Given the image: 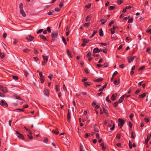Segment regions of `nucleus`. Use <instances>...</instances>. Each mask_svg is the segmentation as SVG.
Wrapping results in <instances>:
<instances>
[{
	"instance_id": "nucleus-63",
	"label": "nucleus",
	"mask_w": 151,
	"mask_h": 151,
	"mask_svg": "<svg viewBox=\"0 0 151 151\" xmlns=\"http://www.w3.org/2000/svg\"><path fill=\"white\" fill-rule=\"evenodd\" d=\"M48 78H50V80H52V78H53V76L52 75H50L48 76Z\"/></svg>"
},
{
	"instance_id": "nucleus-10",
	"label": "nucleus",
	"mask_w": 151,
	"mask_h": 151,
	"mask_svg": "<svg viewBox=\"0 0 151 151\" xmlns=\"http://www.w3.org/2000/svg\"><path fill=\"white\" fill-rule=\"evenodd\" d=\"M83 84L85 87H87V86H90L92 85V83L90 82H86L83 83Z\"/></svg>"
},
{
	"instance_id": "nucleus-55",
	"label": "nucleus",
	"mask_w": 151,
	"mask_h": 151,
	"mask_svg": "<svg viewBox=\"0 0 151 151\" xmlns=\"http://www.w3.org/2000/svg\"><path fill=\"white\" fill-rule=\"evenodd\" d=\"M104 66L105 67H106L108 66L109 64L108 63H105L104 64Z\"/></svg>"
},
{
	"instance_id": "nucleus-49",
	"label": "nucleus",
	"mask_w": 151,
	"mask_h": 151,
	"mask_svg": "<svg viewBox=\"0 0 151 151\" xmlns=\"http://www.w3.org/2000/svg\"><path fill=\"white\" fill-rule=\"evenodd\" d=\"M44 80L45 79L43 77L40 78V81L42 83H44Z\"/></svg>"
},
{
	"instance_id": "nucleus-9",
	"label": "nucleus",
	"mask_w": 151,
	"mask_h": 151,
	"mask_svg": "<svg viewBox=\"0 0 151 151\" xmlns=\"http://www.w3.org/2000/svg\"><path fill=\"white\" fill-rule=\"evenodd\" d=\"M44 93L45 95L48 96L49 95V91L48 90L45 88L44 89Z\"/></svg>"
},
{
	"instance_id": "nucleus-46",
	"label": "nucleus",
	"mask_w": 151,
	"mask_h": 151,
	"mask_svg": "<svg viewBox=\"0 0 151 151\" xmlns=\"http://www.w3.org/2000/svg\"><path fill=\"white\" fill-rule=\"evenodd\" d=\"M58 86L57 85H56L55 86V89L56 90V91H57V92H58L59 91L58 89Z\"/></svg>"
},
{
	"instance_id": "nucleus-8",
	"label": "nucleus",
	"mask_w": 151,
	"mask_h": 151,
	"mask_svg": "<svg viewBox=\"0 0 151 151\" xmlns=\"http://www.w3.org/2000/svg\"><path fill=\"white\" fill-rule=\"evenodd\" d=\"M68 114H67V120L69 122H70V118H71V115L70 113V110L69 109H68Z\"/></svg>"
},
{
	"instance_id": "nucleus-53",
	"label": "nucleus",
	"mask_w": 151,
	"mask_h": 151,
	"mask_svg": "<svg viewBox=\"0 0 151 151\" xmlns=\"http://www.w3.org/2000/svg\"><path fill=\"white\" fill-rule=\"evenodd\" d=\"M102 52L105 53H106L107 52V50L106 49H102Z\"/></svg>"
},
{
	"instance_id": "nucleus-6",
	"label": "nucleus",
	"mask_w": 151,
	"mask_h": 151,
	"mask_svg": "<svg viewBox=\"0 0 151 151\" xmlns=\"http://www.w3.org/2000/svg\"><path fill=\"white\" fill-rule=\"evenodd\" d=\"M83 41V43L81 45L82 47H84L86 45V43H88L89 41V40H87L86 38H83L82 39Z\"/></svg>"
},
{
	"instance_id": "nucleus-59",
	"label": "nucleus",
	"mask_w": 151,
	"mask_h": 151,
	"mask_svg": "<svg viewBox=\"0 0 151 151\" xmlns=\"http://www.w3.org/2000/svg\"><path fill=\"white\" fill-rule=\"evenodd\" d=\"M141 90V89H138V90H137V91H135V94H137V93H139L140 92Z\"/></svg>"
},
{
	"instance_id": "nucleus-42",
	"label": "nucleus",
	"mask_w": 151,
	"mask_h": 151,
	"mask_svg": "<svg viewBox=\"0 0 151 151\" xmlns=\"http://www.w3.org/2000/svg\"><path fill=\"white\" fill-rule=\"evenodd\" d=\"M129 146L130 149H131L132 148V143L129 140Z\"/></svg>"
},
{
	"instance_id": "nucleus-26",
	"label": "nucleus",
	"mask_w": 151,
	"mask_h": 151,
	"mask_svg": "<svg viewBox=\"0 0 151 151\" xmlns=\"http://www.w3.org/2000/svg\"><path fill=\"white\" fill-rule=\"evenodd\" d=\"M101 146L102 147V150H104L106 148V147L104 146V143H102L101 144Z\"/></svg>"
},
{
	"instance_id": "nucleus-57",
	"label": "nucleus",
	"mask_w": 151,
	"mask_h": 151,
	"mask_svg": "<svg viewBox=\"0 0 151 151\" xmlns=\"http://www.w3.org/2000/svg\"><path fill=\"white\" fill-rule=\"evenodd\" d=\"M6 35H7L6 33H4L3 34V38H4L5 39L6 38Z\"/></svg>"
},
{
	"instance_id": "nucleus-2",
	"label": "nucleus",
	"mask_w": 151,
	"mask_h": 151,
	"mask_svg": "<svg viewBox=\"0 0 151 151\" xmlns=\"http://www.w3.org/2000/svg\"><path fill=\"white\" fill-rule=\"evenodd\" d=\"M118 120L119 122L118 125L121 128H122L124 124V121L123 119L120 118Z\"/></svg>"
},
{
	"instance_id": "nucleus-33",
	"label": "nucleus",
	"mask_w": 151,
	"mask_h": 151,
	"mask_svg": "<svg viewBox=\"0 0 151 151\" xmlns=\"http://www.w3.org/2000/svg\"><path fill=\"white\" fill-rule=\"evenodd\" d=\"M133 18H129L128 22L130 23H132L133 22Z\"/></svg>"
},
{
	"instance_id": "nucleus-40",
	"label": "nucleus",
	"mask_w": 151,
	"mask_h": 151,
	"mask_svg": "<svg viewBox=\"0 0 151 151\" xmlns=\"http://www.w3.org/2000/svg\"><path fill=\"white\" fill-rule=\"evenodd\" d=\"M47 31L49 33L51 32V27H48L47 28Z\"/></svg>"
},
{
	"instance_id": "nucleus-30",
	"label": "nucleus",
	"mask_w": 151,
	"mask_h": 151,
	"mask_svg": "<svg viewBox=\"0 0 151 151\" xmlns=\"http://www.w3.org/2000/svg\"><path fill=\"white\" fill-rule=\"evenodd\" d=\"M91 3H88L85 5V7L87 8L88 9L91 7Z\"/></svg>"
},
{
	"instance_id": "nucleus-58",
	"label": "nucleus",
	"mask_w": 151,
	"mask_h": 151,
	"mask_svg": "<svg viewBox=\"0 0 151 151\" xmlns=\"http://www.w3.org/2000/svg\"><path fill=\"white\" fill-rule=\"evenodd\" d=\"M118 72H117V71H116L113 73L112 76L114 77L115 75H116L117 74H118Z\"/></svg>"
},
{
	"instance_id": "nucleus-16",
	"label": "nucleus",
	"mask_w": 151,
	"mask_h": 151,
	"mask_svg": "<svg viewBox=\"0 0 151 151\" xmlns=\"http://www.w3.org/2000/svg\"><path fill=\"white\" fill-rule=\"evenodd\" d=\"M147 93H144L142 94L141 95H139V98H143L145 97L146 95V94Z\"/></svg>"
},
{
	"instance_id": "nucleus-7",
	"label": "nucleus",
	"mask_w": 151,
	"mask_h": 151,
	"mask_svg": "<svg viewBox=\"0 0 151 151\" xmlns=\"http://www.w3.org/2000/svg\"><path fill=\"white\" fill-rule=\"evenodd\" d=\"M0 90L4 93H6L7 92V88L3 87L1 85H0Z\"/></svg>"
},
{
	"instance_id": "nucleus-60",
	"label": "nucleus",
	"mask_w": 151,
	"mask_h": 151,
	"mask_svg": "<svg viewBox=\"0 0 151 151\" xmlns=\"http://www.w3.org/2000/svg\"><path fill=\"white\" fill-rule=\"evenodd\" d=\"M109 30L111 32V34L112 35L114 34L115 32V31L112 30L111 29H110Z\"/></svg>"
},
{
	"instance_id": "nucleus-47",
	"label": "nucleus",
	"mask_w": 151,
	"mask_h": 151,
	"mask_svg": "<svg viewBox=\"0 0 151 151\" xmlns=\"http://www.w3.org/2000/svg\"><path fill=\"white\" fill-rule=\"evenodd\" d=\"M85 73L87 74H88L90 73V71L88 70V68H86L85 69Z\"/></svg>"
},
{
	"instance_id": "nucleus-61",
	"label": "nucleus",
	"mask_w": 151,
	"mask_h": 151,
	"mask_svg": "<svg viewBox=\"0 0 151 151\" xmlns=\"http://www.w3.org/2000/svg\"><path fill=\"white\" fill-rule=\"evenodd\" d=\"M33 58L35 61H37L39 60V58L36 57H34Z\"/></svg>"
},
{
	"instance_id": "nucleus-15",
	"label": "nucleus",
	"mask_w": 151,
	"mask_h": 151,
	"mask_svg": "<svg viewBox=\"0 0 151 151\" xmlns=\"http://www.w3.org/2000/svg\"><path fill=\"white\" fill-rule=\"evenodd\" d=\"M107 86V83H106V84L103 86L101 87V88L99 89V91H102Z\"/></svg>"
},
{
	"instance_id": "nucleus-18",
	"label": "nucleus",
	"mask_w": 151,
	"mask_h": 151,
	"mask_svg": "<svg viewBox=\"0 0 151 151\" xmlns=\"http://www.w3.org/2000/svg\"><path fill=\"white\" fill-rule=\"evenodd\" d=\"M99 34L100 36L102 37L104 35L102 29H100L99 30Z\"/></svg>"
},
{
	"instance_id": "nucleus-13",
	"label": "nucleus",
	"mask_w": 151,
	"mask_h": 151,
	"mask_svg": "<svg viewBox=\"0 0 151 151\" xmlns=\"http://www.w3.org/2000/svg\"><path fill=\"white\" fill-rule=\"evenodd\" d=\"M103 109L104 112L106 115V116H109V114L108 113V111L106 109L104 108V107H103Z\"/></svg>"
},
{
	"instance_id": "nucleus-31",
	"label": "nucleus",
	"mask_w": 151,
	"mask_h": 151,
	"mask_svg": "<svg viewBox=\"0 0 151 151\" xmlns=\"http://www.w3.org/2000/svg\"><path fill=\"white\" fill-rule=\"evenodd\" d=\"M55 12V11L52 10L51 11H50L48 13V15H52Z\"/></svg>"
},
{
	"instance_id": "nucleus-21",
	"label": "nucleus",
	"mask_w": 151,
	"mask_h": 151,
	"mask_svg": "<svg viewBox=\"0 0 151 151\" xmlns=\"http://www.w3.org/2000/svg\"><path fill=\"white\" fill-rule=\"evenodd\" d=\"M34 39V37L33 36H32L30 35H29V41H32Z\"/></svg>"
},
{
	"instance_id": "nucleus-41",
	"label": "nucleus",
	"mask_w": 151,
	"mask_h": 151,
	"mask_svg": "<svg viewBox=\"0 0 151 151\" xmlns=\"http://www.w3.org/2000/svg\"><path fill=\"white\" fill-rule=\"evenodd\" d=\"M106 99L107 102L111 103V101L109 99V95L106 97Z\"/></svg>"
},
{
	"instance_id": "nucleus-34",
	"label": "nucleus",
	"mask_w": 151,
	"mask_h": 151,
	"mask_svg": "<svg viewBox=\"0 0 151 151\" xmlns=\"http://www.w3.org/2000/svg\"><path fill=\"white\" fill-rule=\"evenodd\" d=\"M63 1H62L60 3L59 5V6L60 7H62L63 6Z\"/></svg>"
},
{
	"instance_id": "nucleus-23",
	"label": "nucleus",
	"mask_w": 151,
	"mask_h": 151,
	"mask_svg": "<svg viewBox=\"0 0 151 151\" xmlns=\"http://www.w3.org/2000/svg\"><path fill=\"white\" fill-rule=\"evenodd\" d=\"M12 77L13 79L15 81H17L19 79V78L17 76L13 75Z\"/></svg>"
},
{
	"instance_id": "nucleus-22",
	"label": "nucleus",
	"mask_w": 151,
	"mask_h": 151,
	"mask_svg": "<svg viewBox=\"0 0 151 151\" xmlns=\"http://www.w3.org/2000/svg\"><path fill=\"white\" fill-rule=\"evenodd\" d=\"M120 83L119 79L118 81L115 80L114 81V83L115 85H117Z\"/></svg>"
},
{
	"instance_id": "nucleus-51",
	"label": "nucleus",
	"mask_w": 151,
	"mask_h": 151,
	"mask_svg": "<svg viewBox=\"0 0 151 151\" xmlns=\"http://www.w3.org/2000/svg\"><path fill=\"white\" fill-rule=\"evenodd\" d=\"M17 42H18L17 40V39H15L14 40V42H13V43L14 45H16L17 44Z\"/></svg>"
},
{
	"instance_id": "nucleus-38",
	"label": "nucleus",
	"mask_w": 151,
	"mask_h": 151,
	"mask_svg": "<svg viewBox=\"0 0 151 151\" xmlns=\"http://www.w3.org/2000/svg\"><path fill=\"white\" fill-rule=\"evenodd\" d=\"M123 1L122 0H118L117 1V2L118 4L119 5L121 4L122 2Z\"/></svg>"
},
{
	"instance_id": "nucleus-39",
	"label": "nucleus",
	"mask_w": 151,
	"mask_h": 151,
	"mask_svg": "<svg viewBox=\"0 0 151 151\" xmlns=\"http://www.w3.org/2000/svg\"><path fill=\"white\" fill-rule=\"evenodd\" d=\"M90 23L88 22L87 23H85L83 25V26L85 27H88L89 25L90 24Z\"/></svg>"
},
{
	"instance_id": "nucleus-48",
	"label": "nucleus",
	"mask_w": 151,
	"mask_h": 151,
	"mask_svg": "<svg viewBox=\"0 0 151 151\" xmlns=\"http://www.w3.org/2000/svg\"><path fill=\"white\" fill-rule=\"evenodd\" d=\"M55 11L59 12L60 11V9L58 7H57L55 8Z\"/></svg>"
},
{
	"instance_id": "nucleus-20",
	"label": "nucleus",
	"mask_w": 151,
	"mask_h": 151,
	"mask_svg": "<svg viewBox=\"0 0 151 151\" xmlns=\"http://www.w3.org/2000/svg\"><path fill=\"white\" fill-rule=\"evenodd\" d=\"M99 50V49L98 48H94L93 49V54L96 53H98V50Z\"/></svg>"
},
{
	"instance_id": "nucleus-3",
	"label": "nucleus",
	"mask_w": 151,
	"mask_h": 151,
	"mask_svg": "<svg viewBox=\"0 0 151 151\" xmlns=\"http://www.w3.org/2000/svg\"><path fill=\"white\" fill-rule=\"evenodd\" d=\"M0 104L2 106L6 107L8 106V105L7 103L4 100H1L0 101Z\"/></svg>"
},
{
	"instance_id": "nucleus-14",
	"label": "nucleus",
	"mask_w": 151,
	"mask_h": 151,
	"mask_svg": "<svg viewBox=\"0 0 151 151\" xmlns=\"http://www.w3.org/2000/svg\"><path fill=\"white\" fill-rule=\"evenodd\" d=\"M52 132L55 133L56 134H58L59 133V132L58 130V129L56 128L55 130L53 129L52 131Z\"/></svg>"
},
{
	"instance_id": "nucleus-62",
	"label": "nucleus",
	"mask_w": 151,
	"mask_h": 151,
	"mask_svg": "<svg viewBox=\"0 0 151 151\" xmlns=\"http://www.w3.org/2000/svg\"><path fill=\"white\" fill-rule=\"evenodd\" d=\"M124 66H125V65L124 64H122L121 65L119 66V68H124Z\"/></svg>"
},
{
	"instance_id": "nucleus-45",
	"label": "nucleus",
	"mask_w": 151,
	"mask_h": 151,
	"mask_svg": "<svg viewBox=\"0 0 151 151\" xmlns=\"http://www.w3.org/2000/svg\"><path fill=\"white\" fill-rule=\"evenodd\" d=\"M43 31V29H40L37 32V34H39L41 32H42Z\"/></svg>"
},
{
	"instance_id": "nucleus-43",
	"label": "nucleus",
	"mask_w": 151,
	"mask_h": 151,
	"mask_svg": "<svg viewBox=\"0 0 151 151\" xmlns=\"http://www.w3.org/2000/svg\"><path fill=\"white\" fill-rule=\"evenodd\" d=\"M90 134H91L90 133H86L85 135V138H87L88 137H89L90 135Z\"/></svg>"
},
{
	"instance_id": "nucleus-12",
	"label": "nucleus",
	"mask_w": 151,
	"mask_h": 151,
	"mask_svg": "<svg viewBox=\"0 0 151 151\" xmlns=\"http://www.w3.org/2000/svg\"><path fill=\"white\" fill-rule=\"evenodd\" d=\"M42 57L43 58V60H44L45 63H47L48 60V58L47 56H44V55L42 56Z\"/></svg>"
},
{
	"instance_id": "nucleus-11",
	"label": "nucleus",
	"mask_w": 151,
	"mask_h": 151,
	"mask_svg": "<svg viewBox=\"0 0 151 151\" xmlns=\"http://www.w3.org/2000/svg\"><path fill=\"white\" fill-rule=\"evenodd\" d=\"M125 95L122 96L119 99L118 101V103H121L123 102L124 100V97Z\"/></svg>"
},
{
	"instance_id": "nucleus-4",
	"label": "nucleus",
	"mask_w": 151,
	"mask_h": 151,
	"mask_svg": "<svg viewBox=\"0 0 151 151\" xmlns=\"http://www.w3.org/2000/svg\"><path fill=\"white\" fill-rule=\"evenodd\" d=\"M136 57L135 56L133 57L132 56H128L127 57V59L128 60V62L129 63H131L132 61H133L134 58Z\"/></svg>"
},
{
	"instance_id": "nucleus-50",
	"label": "nucleus",
	"mask_w": 151,
	"mask_h": 151,
	"mask_svg": "<svg viewBox=\"0 0 151 151\" xmlns=\"http://www.w3.org/2000/svg\"><path fill=\"white\" fill-rule=\"evenodd\" d=\"M118 104V102H115L113 106H114L115 107H116Z\"/></svg>"
},
{
	"instance_id": "nucleus-24",
	"label": "nucleus",
	"mask_w": 151,
	"mask_h": 151,
	"mask_svg": "<svg viewBox=\"0 0 151 151\" xmlns=\"http://www.w3.org/2000/svg\"><path fill=\"white\" fill-rule=\"evenodd\" d=\"M150 139V138L149 137V135H148L147 136V139H146L145 141V144L146 145H147L148 144V141Z\"/></svg>"
},
{
	"instance_id": "nucleus-25",
	"label": "nucleus",
	"mask_w": 151,
	"mask_h": 151,
	"mask_svg": "<svg viewBox=\"0 0 151 151\" xmlns=\"http://www.w3.org/2000/svg\"><path fill=\"white\" fill-rule=\"evenodd\" d=\"M91 15H89L86 18V22H88V21H90L91 19Z\"/></svg>"
},
{
	"instance_id": "nucleus-17",
	"label": "nucleus",
	"mask_w": 151,
	"mask_h": 151,
	"mask_svg": "<svg viewBox=\"0 0 151 151\" xmlns=\"http://www.w3.org/2000/svg\"><path fill=\"white\" fill-rule=\"evenodd\" d=\"M39 37L43 39L44 41L47 40V39L45 36L42 35H40Z\"/></svg>"
},
{
	"instance_id": "nucleus-19",
	"label": "nucleus",
	"mask_w": 151,
	"mask_h": 151,
	"mask_svg": "<svg viewBox=\"0 0 151 151\" xmlns=\"http://www.w3.org/2000/svg\"><path fill=\"white\" fill-rule=\"evenodd\" d=\"M103 80V78H97L94 80V81L97 82H99L102 81Z\"/></svg>"
},
{
	"instance_id": "nucleus-44",
	"label": "nucleus",
	"mask_w": 151,
	"mask_h": 151,
	"mask_svg": "<svg viewBox=\"0 0 151 151\" xmlns=\"http://www.w3.org/2000/svg\"><path fill=\"white\" fill-rule=\"evenodd\" d=\"M100 44H101L102 45H104V46H106V45H108V44H109V43H100Z\"/></svg>"
},
{
	"instance_id": "nucleus-54",
	"label": "nucleus",
	"mask_w": 151,
	"mask_h": 151,
	"mask_svg": "<svg viewBox=\"0 0 151 151\" xmlns=\"http://www.w3.org/2000/svg\"><path fill=\"white\" fill-rule=\"evenodd\" d=\"M134 114H132L129 116V118L131 120H132V118L133 117Z\"/></svg>"
},
{
	"instance_id": "nucleus-29",
	"label": "nucleus",
	"mask_w": 151,
	"mask_h": 151,
	"mask_svg": "<svg viewBox=\"0 0 151 151\" xmlns=\"http://www.w3.org/2000/svg\"><path fill=\"white\" fill-rule=\"evenodd\" d=\"M116 98V96H115L114 95V94L112 95L111 99L112 101H114L115 99Z\"/></svg>"
},
{
	"instance_id": "nucleus-36",
	"label": "nucleus",
	"mask_w": 151,
	"mask_h": 151,
	"mask_svg": "<svg viewBox=\"0 0 151 151\" xmlns=\"http://www.w3.org/2000/svg\"><path fill=\"white\" fill-rule=\"evenodd\" d=\"M94 131L96 132H99V130L98 128L96 127V126H95L94 125Z\"/></svg>"
},
{
	"instance_id": "nucleus-56",
	"label": "nucleus",
	"mask_w": 151,
	"mask_h": 151,
	"mask_svg": "<svg viewBox=\"0 0 151 151\" xmlns=\"http://www.w3.org/2000/svg\"><path fill=\"white\" fill-rule=\"evenodd\" d=\"M114 21H111L110 22L109 24V26L110 27L111 25L112 24H114Z\"/></svg>"
},
{
	"instance_id": "nucleus-32",
	"label": "nucleus",
	"mask_w": 151,
	"mask_h": 151,
	"mask_svg": "<svg viewBox=\"0 0 151 151\" xmlns=\"http://www.w3.org/2000/svg\"><path fill=\"white\" fill-rule=\"evenodd\" d=\"M18 137L19 138L23 139L24 138V137L22 134H20L18 136Z\"/></svg>"
},
{
	"instance_id": "nucleus-28",
	"label": "nucleus",
	"mask_w": 151,
	"mask_h": 151,
	"mask_svg": "<svg viewBox=\"0 0 151 151\" xmlns=\"http://www.w3.org/2000/svg\"><path fill=\"white\" fill-rule=\"evenodd\" d=\"M62 39L64 44H65V45H67V42L66 41L65 38L63 36L62 37Z\"/></svg>"
},
{
	"instance_id": "nucleus-64",
	"label": "nucleus",
	"mask_w": 151,
	"mask_h": 151,
	"mask_svg": "<svg viewBox=\"0 0 151 151\" xmlns=\"http://www.w3.org/2000/svg\"><path fill=\"white\" fill-rule=\"evenodd\" d=\"M116 138L119 139L120 138V134H117L116 136Z\"/></svg>"
},
{
	"instance_id": "nucleus-35",
	"label": "nucleus",
	"mask_w": 151,
	"mask_h": 151,
	"mask_svg": "<svg viewBox=\"0 0 151 151\" xmlns=\"http://www.w3.org/2000/svg\"><path fill=\"white\" fill-rule=\"evenodd\" d=\"M135 133H133L132 132L131 133V137L133 139H134L135 138Z\"/></svg>"
},
{
	"instance_id": "nucleus-1",
	"label": "nucleus",
	"mask_w": 151,
	"mask_h": 151,
	"mask_svg": "<svg viewBox=\"0 0 151 151\" xmlns=\"http://www.w3.org/2000/svg\"><path fill=\"white\" fill-rule=\"evenodd\" d=\"M23 4L22 3H21L19 5V8L20 9V13L22 16L24 17H25L26 16V14L23 9Z\"/></svg>"
},
{
	"instance_id": "nucleus-27",
	"label": "nucleus",
	"mask_w": 151,
	"mask_h": 151,
	"mask_svg": "<svg viewBox=\"0 0 151 151\" xmlns=\"http://www.w3.org/2000/svg\"><path fill=\"white\" fill-rule=\"evenodd\" d=\"M100 21L101 22V24H103L107 22V20H104V19H102L100 20Z\"/></svg>"
},
{
	"instance_id": "nucleus-37",
	"label": "nucleus",
	"mask_w": 151,
	"mask_h": 151,
	"mask_svg": "<svg viewBox=\"0 0 151 151\" xmlns=\"http://www.w3.org/2000/svg\"><path fill=\"white\" fill-rule=\"evenodd\" d=\"M115 8V7L114 6H111L109 7L108 9L109 10H112L113 9Z\"/></svg>"
},
{
	"instance_id": "nucleus-52",
	"label": "nucleus",
	"mask_w": 151,
	"mask_h": 151,
	"mask_svg": "<svg viewBox=\"0 0 151 151\" xmlns=\"http://www.w3.org/2000/svg\"><path fill=\"white\" fill-rule=\"evenodd\" d=\"M91 55V52H88L87 54L86 55V56L87 58H88Z\"/></svg>"
},
{
	"instance_id": "nucleus-5",
	"label": "nucleus",
	"mask_w": 151,
	"mask_h": 151,
	"mask_svg": "<svg viewBox=\"0 0 151 151\" xmlns=\"http://www.w3.org/2000/svg\"><path fill=\"white\" fill-rule=\"evenodd\" d=\"M52 37V38H56L58 36V33L57 31L52 32L51 33Z\"/></svg>"
}]
</instances>
